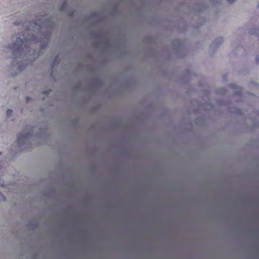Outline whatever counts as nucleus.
Masks as SVG:
<instances>
[{
	"mask_svg": "<svg viewBox=\"0 0 259 259\" xmlns=\"http://www.w3.org/2000/svg\"><path fill=\"white\" fill-rule=\"evenodd\" d=\"M40 52V51H36V50L34 51V53L36 54V55L37 56H38L39 55Z\"/></svg>",
	"mask_w": 259,
	"mask_h": 259,
	"instance_id": "nucleus-4",
	"label": "nucleus"
},
{
	"mask_svg": "<svg viewBox=\"0 0 259 259\" xmlns=\"http://www.w3.org/2000/svg\"><path fill=\"white\" fill-rule=\"evenodd\" d=\"M35 58V54H34V56L33 57H31V58L29 59L30 61H32V60H34Z\"/></svg>",
	"mask_w": 259,
	"mask_h": 259,
	"instance_id": "nucleus-5",
	"label": "nucleus"
},
{
	"mask_svg": "<svg viewBox=\"0 0 259 259\" xmlns=\"http://www.w3.org/2000/svg\"><path fill=\"white\" fill-rule=\"evenodd\" d=\"M12 112V110L11 109H8L7 111V115L8 116H10Z\"/></svg>",
	"mask_w": 259,
	"mask_h": 259,
	"instance_id": "nucleus-3",
	"label": "nucleus"
},
{
	"mask_svg": "<svg viewBox=\"0 0 259 259\" xmlns=\"http://www.w3.org/2000/svg\"><path fill=\"white\" fill-rule=\"evenodd\" d=\"M32 137L31 132H24L19 138L18 143L19 145L30 143V139Z\"/></svg>",
	"mask_w": 259,
	"mask_h": 259,
	"instance_id": "nucleus-2",
	"label": "nucleus"
},
{
	"mask_svg": "<svg viewBox=\"0 0 259 259\" xmlns=\"http://www.w3.org/2000/svg\"><path fill=\"white\" fill-rule=\"evenodd\" d=\"M258 7L259 8V5H258Z\"/></svg>",
	"mask_w": 259,
	"mask_h": 259,
	"instance_id": "nucleus-7",
	"label": "nucleus"
},
{
	"mask_svg": "<svg viewBox=\"0 0 259 259\" xmlns=\"http://www.w3.org/2000/svg\"><path fill=\"white\" fill-rule=\"evenodd\" d=\"M33 24L32 29L39 36V38H37L34 35L32 38H26L24 40L20 37L16 38L15 42L11 47V51L15 57H25V56L27 55L26 52L30 53V49H33L34 45L38 46L41 50L47 45L50 36V28L47 27L45 31L43 28L45 26H48V24L46 23L42 26L39 23L36 22Z\"/></svg>",
	"mask_w": 259,
	"mask_h": 259,
	"instance_id": "nucleus-1",
	"label": "nucleus"
},
{
	"mask_svg": "<svg viewBox=\"0 0 259 259\" xmlns=\"http://www.w3.org/2000/svg\"><path fill=\"white\" fill-rule=\"evenodd\" d=\"M230 3H233L235 0H228Z\"/></svg>",
	"mask_w": 259,
	"mask_h": 259,
	"instance_id": "nucleus-6",
	"label": "nucleus"
}]
</instances>
